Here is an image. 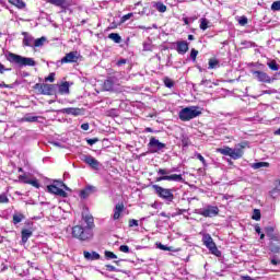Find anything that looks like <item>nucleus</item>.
Returning <instances> with one entry per match:
<instances>
[{"instance_id": "obj_1", "label": "nucleus", "mask_w": 280, "mask_h": 280, "mask_svg": "<svg viewBox=\"0 0 280 280\" xmlns=\"http://www.w3.org/2000/svg\"><path fill=\"white\" fill-rule=\"evenodd\" d=\"M7 60L10 61L11 65H16V67H36L34 58L23 57L14 52H9L7 55Z\"/></svg>"}, {"instance_id": "obj_2", "label": "nucleus", "mask_w": 280, "mask_h": 280, "mask_svg": "<svg viewBox=\"0 0 280 280\" xmlns=\"http://www.w3.org/2000/svg\"><path fill=\"white\" fill-rule=\"evenodd\" d=\"M72 237L80 242H89L93 238V231L89 226L75 225L72 228Z\"/></svg>"}, {"instance_id": "obj_3", "label": "nucleus", "mask_w": 280, "mask_h": 280, "mask_svg": "<svg viewBox=\"0 0 280 280\" xmlns=\"http://www.w3.org/2000/svg\"><path fill=\"white\" fill-rule=\"evenodd\" d=\"M202 115V110L198 106H189L180 109L179 119L180 121H191V119H196V117H200Z\"/></svg>"}, {"instance_id": "obj_4", "label": "nucleus", "mask_w": 280, "mask_h": 280, "mask_svg": "<svg viewBox=\"0 0 280 280\" xmlns=\"http://www.w3.org/2000/svg\"><path fill=\"white\" fill-rule=\"evenodd\" d=\"M152 188L154 189L155 194L159 198L166 200L167 202H172L174 200V192L170 188H163L159 185H153Z\"/></svg>"}, {"instance_id": "obj_5", "label": "nucleus", "mask_w": 280, "mask_h": 280, "mask_svg": "<svg viewBox=\"0 0 280 280\" xmlns=\"http://www.w3.org/2000/svg\"><path fill=\"white\" fill-rule=\"evenodd\" d=\"M195 213L203 218H215L220 213V209L215 206H207L206 208L196 209Z\"/></svg>"}, {"instance_id": "obj_6", "label": "nucleus", "mask_w": 280, "mask_h": 280, "mask_svg": "<svg viewBox=\"0 0 280 280\" xmlns=\"http://www.w3.org/2000/svg\"><path fill=\"white\" fill-rule=\"evenodd\" d=\"M202 242L206 247H208V249L212 253V255H215V257H220L221 253L218 249V246H215V242H213L211 234H203Z\"/></svg>"}, {"instance_id": "obj_7", "label": "nucleus", "mask_w": 280, "mask_h": 280, "mask_svg": "<svg viewBox=\"0 0 280 280\" xmlns=\"http://www.w3.org/2000/svg\"><path fill=\"white\" fill-rule=\"evenodd\" d=\"M80 60V52L78 51H70L68 54H66V56L57 61V67H60L62 65H68L71 62H78Z\"/></svg>"}, {"instance_id": "obj_8", "label": "nucleus", "mask_w": 280, "mask_h": 280, "mask_svg": "<svg viewBox=\"0 0 280 280\" xmlns=\"http://www.w3.org/2000/svg\"><path fill=\"white\" fill-rule=\"evenodd\" d=\"M246 148V142L238 143L233 148H231L230 151V158L234 161H237V159H242L244 156V149Z\"/></svg>"}, {"instance_id": "obj_9", "label": "nucleus", "mask_w": 280, "mask_h": 280, "mask_svg": "<svg viewBox=\"0 0 280 280\" xmlns=\"http://www.w3.org/2000/svg\"><path fill=\"white\" fill-rule=\"evenodd\" d=\"M60 182H56V184L47 186L48 194H54L55 196H59L60 198H67V191L60 188Z\"/></svg>"}, {"instance_id": "obj_10", "label": "nucleus", "mask_w": 280, "mask_h": 280, "mask_svg": "<svg viewBox=\"0 0 280 280\" xmlns=\"http://www.w3.org/2000/svg\"><path fill=\"white\" fill-rule=\"evenodd\" d=\"M80 161L89 165L92 170H100V161L89 154H81Z\"/></svg>"}, {"instance_id": "obj_11", "label": "nucleus", "mask_w": 280, "mask_h": 280, "mask_svg": "<svg viewBox=\"0 0 280 280\" xmlns=\"http://www.w3.org/2000/svg\"><path fill=\"white\" fill-rule=\"evenodd\" d=\"M252 73L255 80H257L258 82H264L265 84H270V82H272V79L270 78V75H268V73L264 71L254 70L252 71Z\"/></svg>"}, {"instance_id": "obj_12", "label": "nucleus", "mask_w": 280, "mask_h": 280, "mask_svg": "<svg viewBox=\"0 0 280 280\" xmlns=\"http://www.w3.org/2000/svg\"><path fill=\"white\" fill-rule=\"evenodd\" d=\"M149 148H151V152H160V150H163L165 148V143L159 141L156 138H151L149 142Z\"/></svg>"}, {"instance_id": "obj_13", "label": "nucleus", "mask_w": 280, "mask_h": 280, "mask_svg": "<svg viewBox=\"0 0 280 280\" xmlns=\"http://www.w3.org/2000/svg\"><path fill=\"white\" fill-rule=\"evenodd\" d=\"M161 180H171L174 183H183V175L173 174V175H168V176H160L156 178L158 183H161Z\"/></svg>"}, {"instance_id": "obj_14", "label": "nucleus", "mask_w": 280, "mask_h": 280, "mask_svg": "<svg viewBox=\"0 0 280 280\" xmlns=\"http://www.w3.org/2000/svg\"><path fill=\"white\" fill-rule=\"evenodd\" d=\"M38 88L42 95H51L54 91V85H49V84H36L35 89H38Z\"/></svg>"}, {"instance_id": "obj_15", "label": "nucleus", "mask_w": 280, "mask_h": 280, "mask_svg": "<svg viewBox=\"0 0 280 280\" xmlns=\"http://www.w3.org/2000/svg\"><path fill=\"white\" fill-rule=\"evenodd\" d=\"M22 36H24L22 42L24 47H34L35 39L32 35H30L27 32H23Z\"/></svg>"}, {"instance_id": "obj_16", "label": "nucleus", "mask_w": 280, "mask_h": 280, "mask_svg": "<svg viewBox=\"0 0 280 280\" xmlns=\"http://www.w3.org/2000/svg\"><path fill=\"white\" fill-rule=\"evenodd\" d=\"M177 54L185 55L189 51V43L185 40L177 42Z\"/></svg>"}, {"instance_id": "obj_17", "label": "nucleus", "mask_w": 280, "mask_h": 280, "mask_svg": "<svg viewBox=\"0 0 280 280\" xmlns=\"http://www.w3.org/2000/svg\"><path fill=\"white\" fill-rule=\"evenodd\" d=\"M83 257L84 259H86L88 261H97V259H100V254L97 252H83Z\"/></svg>"}, {"instance_id": "obj_18", "label": "nucleus", "mask_w": 280, "mask_h": 280, "mask_svg": "<svg viewBox=\"0 0 280 280\" xmlns=\"http://www.w3.org/2000/svg\"><path fill=\"white\" fill-rule=\"evenodd\" d=\"M124 203H117L114 208L113 220H119L121 218V213L124 212Z\"/></svg>"}, {"instance_id": "obj_19", "label": "nucleus", "mask_w": 280, "mask_h": 280, "mask_svg": "<svg viewBox=\"0 0 280 280\" xmlns=\"http://www.w3.org/2000/svg\"><path fill=\"white\" fill-rule=\"evenodd\" d=\"M103 90L105 91H115V80L113 78H108L103 83Z\"/></svg>"}, {"instance_id": "obj_20", "label": "nucleus", "mask_w": 280, "mask_h": 280, "mask_svg": "<svg viewBox=\"0 0 280 280\" xmlns=\"http://www.w3.org/2000/svg\"><path fill=\"white\" fill-rule=\"evenodd\" d=\"M47 3L56 5L57 8H69V2L67 0H46Z\"/></svg>"}, {"instance_id": "obj_21", "label": "nucleus", "mask_w": 280, "mask_h": 280, "mask_svg": "<svg viewBox=\"0 0 280 280\" xmlns=\"http://www.w3.org/2000/svg\"><path fill=\"white\" fill-rule=\"evenodd\" d=\"M38 119H43L40 116H34L32 114H25V116L22 118V121H26L28 124H36Z\"/></svg>"}, {"instance_id": "obj_22", "label": "nucleus", "mask_w": 280, "mask_h": 280, "mask_svg": "<svg viewBox=\"0 0 280 280\" xmlns=\"http://www.w3.org/2000/svg\"><path fill=\"white\" fill-rule=\"evenodd\" d=\"M93 191H95V187L88 186V187H85V189L81 190L80 197L84 200V199L89 198V196H91V194H93Z\"/></svg>"}, {"instance_id": "obj_23", "label": "nucleus", "mask_w": 280, "mask_h": 280, "mask_svg": "<svg viewBox=\"0 0 280 280\" xmlns=\"http://www.w3.org/2000/svg\"><path fill=\"white\" fill-rule=\"evenodd\" d=\"M32 230L28 229H24L22 230V243L27 244V240H30V237H32Z\"/></svg>"}, {"instance_id": "obj_24", "label": "nucleus", "mask_w": 280, "mask_h": 280, "mask_svg": "<svg viewBox=\"0 0 280 280\" xmlns=\"http://www.w3.org/2000/svg\"><path fill=\"white\" fill-rule=\"evenodd\" d=\"M62 113H66V115H74V117H78V115H80V108L68 107L65 108Z\"/></svg>"}, {"instance_id": "obj_25", "label": "nucleus", "mask_w": 280, "mask_h": 280, "mask_svg": "<svg viewBox=\"0 0 280 280\" xmlns=\"http://www.w3.org/2000/svg\"><path fill=\"white\" fill-rule=\"evenodd\" d=\"M59 93L61 95L69 94V82H63L61 85H59Z\"/></svg>"}, {"instance_id": "obj_26", "label": "nucleus", "mask_w": 280, "mask_h": 280, "mask_svg": "<svg viewBox=\"0 0 280 280\" xmlns=\"http://www.w3.org/2000/svg\"><path fill=\"white\" fill-rule=\"evenodd\" d=\"M253 170H261V167H270L268 162H256L252 164Z\"/></svg>"}, {"instance_id": "obj_27", "label": "nucleus", "mask_w": 280, "mask_h": 280, "mask_svg": "<svg viewBox=\"0 0 280 280\" xmlns=\"http://www.w3.org/2000/svg\"><path fill=\"white\" fill-rule=\"evenodd\" d=\"M23 220H25V215L23 213L13 214V224H20Z\"/></svg>"}, {"instance_id": "obj_28", "label": "nucleus", "mask_w": 280, "mask_h": 280, "mask_svg": "<svg viewBox=\"0 0 280 280\" xmlns=\"http://www.w3.org/2000/svg\"><path fill=\"white\" fill-rule=\"evenodd\" d=\"M9 3H12V5H15V8H19L20 10L25 8V2H23V0H9Z\"/></svg>"}, {"instance_id": "obj_29", "label": "nucleus", "mask_w": 280, "mask_h": 280, "mask_svg": "<svg viewBox=\"0 0 280 280\" xmlns=\"http://www.w3.org/2000/svg\"><path fill=\"white\" fill-rule=\"evenodd\" d=\"M108 38L110 40H113L114 43H117V44L121 43V36L119 34H117V33L109 34Z\"/></svg>"}, {"instance_id": "obj_30", "label": "nucleus", "mask_w": 280, "mask_h": 280, "mask_svg": "<svg viewBox=\"0 0 280 280\" xmlns=\"http://www.w3.org/2000/svg\"><path fill=\"white\" fill-rule=\"evenodd\" d=\"M220 154H223L224 156H231V148L225 147L217 150Z\"/></svg>"}, {"instance_id": "obj_31", "label": "nucleus", "mask_w": 280, "mask_h": 280, "mask_svg": "<svg viewBox=\"0 0 280 280\" xmlns=\"http://www.w3.org/2000/svg\"><path fill=\"white\" fill-rule=\"evenodd\" d=\"M46 40L47 38L45 37L37 38L35 39L33 47H43Z\"/></svg>"}, {"instance_id": "obj_32", "label": "nucleus", "mask_w": 280, "mask_h": 280, "mask_svg": "<svg viewBox=\"0 0 280 280\" xmlns=\"http://www.w3.org/2000/svg\"><path fill=\"white\" fill-rule=\"evenodd\" d=\"M26 183L27 185H32V187H35L36 189H40V183H38L37 178L28 179V182Z\"/></svg>"}, {"instance_id": "obj_33", "label": "nucleus", "mask_w": 280, "mask_h": 280, "mask_svg": "<svg viewBox=\"0 0 280 280\" xmlns=\"http://www.w3.org/2000/svg\"><path fill=\"white\" fill-rule=\"evenodd\" d=\"M267 66L269 67V69H271V71H279V66L277 65L276 60L267 62Z\"/></svg>"}, {"instance_id": "obj_34", "label": "nucleus", "mask_w": 280, "mask_h": 280, "mask_svg": "<svg viewBox=\"0 0 280 280\" xmlns=\"http://www.w3.org/2000/svg\"><path fill=\"white\" fill-rule=\"evenodd\" d=\"M155 8L158 12H167V7L163 2H156Z\"/></svg>"}, {"instance_id": "obj_35", "label": "nucleus", "mask_w": 280, "mask_h": 280, "mask_svg": "<svg viewBox=\"0 0 280 280\" xmlns=\"http://www.w3.org/2000/svg\"><path fill=\"white\" fill-rule=\"evenodd\" d=\"M208 28H209V21L205 18L201 19L200 20V30H202L205 32Z\"/></svg>"}, {"instance_id": "obj_36", "label": "nucleus", "mask_w": 280, "mask_h": 280, "mask_svg": "<svg viewBox=\"0 0 280 280\" xmlns=\"http://www.w3.org/2000/svg\"><path fill=\"white\" fill-rule=\"evenodd\" d=\"M252 218L256 220V222H259V220H261V211H259V209H255Z\"/></svg>"}, {"instance_id": "obj_37", "label": "nucleus", "mask_w": 280, "mask_h": 280, "mask_svg": "<svg viewBox=\"0 0 280 280\" xmlns=\"http://www.w3.org/2000/svg\"><path fill=\"white\" fill-rule=\"evenodd\" d=\"M220 65V61L218 59H210L209 60V67L208 69H217V67Z\"/></svg>"}, {"instance_id": "obj_38", "label": "nucleus", "mask_w": 280, "mask_h": 280, "mask_svg": "<svg viewBox=\"0 0 280 280\" xmlns=\"http://www.w3.org/2000/svg\"><path fill=\"white\" fill-rule=\"evenodd\" d=\"M154 46L151 43L144 42L143 43V51H152Z\"/></svg>"}, {"instance_id": "obj_39", "label": "nucleus", "mask_w": 280, "mask_h": 280, "mask_svg": "<svg viewBox=\"0 0 280 280\" xmlns=\"http://www.w3.org/2000/svg\"><path fill=\"white\" fill-rule=\"evenodd\" d=\"M164 85L167 88V89H172L174 86V81L170 78H165L164 79Z\"/></svg>"}, {"instance_id": "obj_40", "label": "nucleus", "mask_w": 280, "mask_h": 280, "mask_svg": "<svg viewBox=\"0 0 280 280\" xmlns=\"http://www.w3.org/2000/svg\"><path fill=\"white\" fill-rule=\"evenodd\" d=\"M271 10L273 12H279L280 11V0L279 1H275L272 4H271Z\"/></svg>"}, {"instance_id": "obj_41", "label": "nucleus", "mask_w": 280, "mask_h": 280, "mask_svg": "<svg viewBox=\"0 0 280 280\" xmlns=\"http://www.w3.org/2000/svg\"><path fill=\"white\" fill-rule=\"evenodd\" d=\"M105 257L106 259H117V255L113 252L105 250Z\"/></svg>"}, {"instance_id": "obj_42", "label": "nucleus", "mask_w": 280, "mask_h": 280, "mask_svg": "<svg viewBox=\"0 0 280 280\" xmlns=\"http://www.w3.org/2000/svg\"><path fill=\"white\" fill-rule=\"evenodd\" d=\"M84 222H86L88 226H91L93 224V217L92 215H83Z\"/></svg>"}, {"instance_id": "obj_43", "label": "nucleus", "mask_w": 280, "mask_h": 280, "mask_svg": "<svg viewBox=\"0 0 280 280\" xmlns=\"http://www.w3.org/2000/svg\"><path fill=\"white\" fill-rule=\"evenodd\" d=\"M8 202H10L8 196L5 194L0 195V205H5Z\"/></svg>"}, {"instance_id": "obj_44", "label": "nucleus", "mask_w": 280, "mask_h": 280, "mask_svg": "<svg viewBox=\"0 0 280 280\" xmlns=\"http://www.w3.org/2000/svg\"><path fill=\"white\" fill-rule=\"evenodd\" d=\"M196 156L202 163L203 167H207V160H205V156L200 153H197Z\"/></svg>"}, {"instance_id": "obj_45", "label": "nucleus", "mask_w": 280, "mask_h": 280, "mask_svg": "<svg viewBox=\"0 0 280 280\" xmlns=\"http://www.w3.org/2000/svg\"><path fill=\"white\" fill-rule=\"evenodd\" d=\"M129 19H132V13H128V14L124 15L120 19V24L126 23V21H129Z\"/></svg>"}, {"instance_id": "obj_46", "label": "nucleus", "mask_w": 280, "mask_h": 280, "mask_svg": "<svg viewBox=\"0 0 280 280\" xmlns=\"http://www.w3.org/2000/svg\"><path fill=\"white\" fill-rule=\"evenodd\" d=\"M158 174H159V176H170V175H167V174H170V171H167L165 168H160L158 171Z\"/></svg>"}, {"instance_id": "obj_47", "label": "nucleus", "mask_w": 280, "mask_h": 280, "mask_svg": "<svg viewBox=\"0 0 280 280\" xmlns=\"http://www.w3.org/2000/svg\"><path fill=\"white\" fill-rule=\"evenodd\" d=\"M56 80V73L51 72L46 79L45 82H54Z\"/></svg>"}, {"instance_id": "obj_48", "label": "nucleus", "mask_w": 280, "mask_h": 280, "mask_svg": "<svg viewBox=\"0 0 280 280\" xmlns=\"http://www.w3.org/2000/svg\"><path fill=\"white\" fill-rule=\"evenodd\" d=\"M19 180L20 183H24L25 185H27V182H30V179L27 178V175H20Z\"/></svg>"}, {"instance_id": "obj_49", "label": "nucleus", "mask_w": 280, "mask_h": 280, "mask_svg": "<svg viewBox=\"0 0 280 280\" xmlns=\"http://www.w3.org/2000/svg\"><path fill=\"white\" fill-rule=\"evenodd\" d=\"M280 191V180H279V185L276 186V188H273L270 194L271 196H277V194H279Z\"/></svg>"}, {"instance_id": "obj_50", "label": "nucleus", "mask_w": 280, "mask_h": 280, "mask_svg": "<svg viewBox=\"0 0 280 280\" xmlns=\"http://www.w3.org/2000/svg\"><path fill=\"white\" fill-rule=\"evenodd\" d=\"M238 23L240 25H247L248 24V18L246 16H242L240 20H238Z\"/></svg>"}, {"instance_id": "obj_51", "label": "nucleus", "mask_w": 280, "mask_h": 280, "mask_svg": "<svg viewBox=\"0 0 280 280\" xmlns=\"http://www.w3.org/2000/svg\"><path fill=\"white\" fill-rule=\"evenodd\" d=\"M119 250L120 253H130V247H128V245H121Z\"/></svg>"}, {"instance_id": "obj_52", "label": "nucleus", "mask_w": 280, "mask_h": 280, "mask_svg": "<svg viewBox=\"0 0 280 280\" xmlns=\"http://www.w3.org/2000/svg\"><path fill=\"white\" fill-rule=\"evenodd\" d=\"M197 57H198V50L192 48L191 51H190L191 60H196Z\"/></svg>"}, {"instance_id": "obj_53", "label": "nucleus", "mask_w": 280, "mask_h": 280, "mask_svg": "<svg viewBox=\"0 0 280 280\" xmlns=\"http://www.w3.org/2000/svg\"><path fill=\"white\" fill-rule=\"evenodd\" d=\"M119 25H121L120 22L117 23L114 21L109 24V30H117V27H119Z\"/></svg>"}, {"instance_id": "obj_54", "label": "nucleus", "mask_w": 280, "mask_h": 280, "mask_svg": "<svg viewBox=\"0 0 280 280\" xmlns=\"http://www.w3.org/2000/svg\"><path fill=\"white\" fill-rule=\"evenodd\" d=\"M106 268H107V270L109 271V272H118L119 270H117L116 268H115V266H113V265H106Z\"/></svg>"}, {"instance_id": "obj_55", "label": "nucleus", "mask_w": 280, "mask_h": 280, "mask_svg": "<svg viewBox=\"0 0 280 280\" xmlns=\"http://www.w3.org/2000/svg\"><path fill=\"white\" fill-rule=\"evenodd\" d=\"M5 71H12V69L5 68V66H3V63H0V73H5Z\"/></svg>"}, {"instance_id": "obj_56", "label": "nucleus", "mask_w": 280, "mask_h": 280, "mask_svg": "<svg viewBox=\"0 0 280 280\" xmlns=\"http://www.w3.org/2000/svg\"><path fill=\"white\" fill-rule=\"evenodd\" d=\"M86 141L89 145H95V143H97L98 140L97 138H94V139H88Z\"/></svg>"}, {"instance_id": "obj_57", "label": "nucleus", "mask_w": 280, "mask_h": 280, "mask_svg": "<svg viewBox=\"0 0 280 280\" xmlns=\"http://www.w3.org/2000/svg\"><path fill=\"white\" fill-rule=\"evenodd\" d=\"M129 226H139V221L132 219L129 221Z\"/></svg>"}, {"instance_id": "obj_58", "label": "nucleus", "mask_w": 280, "mask_h": 280, "mask_svg": "<svg viewBox=\"0 0 280 280\" xmlns=\"http://www.w3.org/2000/svg\"><path fill=\"white\" fill-rule=\"evenodd\" d=\"M159 248H160L161 250H172V247H168V246L163 245V244H160V245H159Z\"/></svg>"}, {"instance_id": "obj_59", "label": "nucleus", "mask_w": 280, "mask_h": 280, "mask_svg": "<svg viewBox=\"0 0 280 280\" xmlns=\"http://www.w3.org/2000/svg\"><path fill=\"white\" fill-rule=\"evenodd\" d=\"M127 60L126 59H120L117 61V66L121 67V65H126Z\"/></svg>"}, {"instance_id": "obj_60", "label": "nucleus", "mask_w": 280, "mask_h": 280, "mask_svg": "<svg viewBox=\"0 0 280 280\" xmlns=\"http://www.w3.org/2000/svg\"><path fill=\"white\" fill-rule=\"evenodd\" d=\"M81 128H82L83 130H89V128H90L89 122L82 124V125H81Z\"/></svg>"}, {"instance_id": "obj_61", "label": "nucleus", "mask_w": 280, "mask_h": 280, "mask_svg": "<svg viewBox=\"0 0 280 280\" xmlns=\"http://www.w3.org/2000/svg\"><path fill=\"white\" fill-rule=\"evenodd\" d=\"M109 116H110V117H117V110L112 109V110L109 112Z\"/></svg>"}, {"instance_id": "obj_62", "label": "nucleus", "mask_w": 280, "mask_h": 280, "mask_svg": "<svg viewBox=\"0 0 280 280\" xmlns=\"http://www.w3.org/2000/svg\"><path fill=\"white\" fill-rule=\"evenodd\" d=\"M272 266H278L279 260L277 258H271Z\"/></svg>"}, {"instance_id": "obj_63", "label": "nucleus", "mask_w": 280, "mask_h": 280, "mask_svg": "<svg viewBox=\"0 0 280 280\" xmlns=\"http://www.w3.org/2000/svg\"><path fill=\"white\" fill-rule=\"evenodd\" d=\"M52 145L56 148H65V145H62L60 142H52Z\"/></svg>"}, {"instance_id": "obj_64", "label": "nucleus", "mask_w": 280, "mask_h": 280, "mask_svg": "<svg viewBox=\"0 0 280 280\" xmlns=\"http://www.w3.org/2000/svg\"><path fill=\"white\" fill-rule=\"evenodd\" d=\"M59 187H63L66 191H69V187H67V185H65L63 183H59Z\"/></svg>"}]
</instances>
